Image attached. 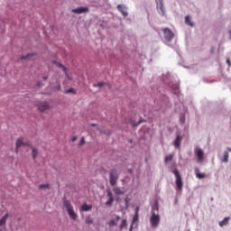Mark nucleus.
I'll return each instance as SVG.
<instances>
[{"mask_svg": "<svg viewBox=\"0 0 231 231\" xmlns=\"http://www.w3.org/2000/svg\"><path fill=\"white\" fill-rule=\"evenodd\" d=\"M65 93L66 94H69V93H74L75 94L76 92H75V89L69 88V89L66 90Z\"/></svg>", "mask_w": 231, "mask_h": 231, "instance_id": "obj_32", "label": "nucleus"}, {"mask_svg": "<svg viewBox=\"0 0 231 231\" xmlns=\"http://www.w3.org/2000/svg\"><path fill=\"white\" fill-rule=\"evenodd\" d=\"M71 12L73 14H88V12H89V8L88 7H79V8H76V9H72Z\"/></svg>", "mask_w": 231, "mask_h": 231, "instance_id": "obj_8", "label": "nucleus"}, {"mask_svg": "<svg viewBox=\"0 0 231 231\" xmlns=\"http://www.w3.org/2000/svg\"><path fill=\"white\" fill-rule=\"evenodd\" d=\"M8 213H6L2 218L0 219V226H4L6 225V219H8Z\"/></svg>", "mask_w": 231, "mask_h": 231, "instance_id": "obj_18", "label": "nucleus"}, {"mask_svg": "<svg viewBox=\"0 0 231 231\" xmlns=\"http://www.w3.org/2000/svg\"><path fill=\"white\" fill-rule=\"evenodd\" d=\"M120 220V217L116 216V218L109 221V226H116L118 225V221Z\"/></svg>", "mask_w": 231, "mask_h": 231, "instance_id": "obj_16", "label": "nucleus"}, {"mask_svg": "<svg viewBox=\"0 0 231 231\" xmlns=\"http://www.w3.org/2000/svg\"><path fill=\"white\" fill-rule=\"evenodd\" d=\"M134 224H133V223L131 224V226H130L129 231H133V226H134Z\"/></svg>", "mask_w": 231, "mask_h": 231, "instance_id": "obj_37", "label": "nucleus"}, {"mask_svg": "<svg viewBox=\"0 0 231 231\" xmlns=\"http://www.w3.org/2000/svg\"><path fill=\"white\" fill-rule=\"evenodd\" d=\"M86 223H87V225H92L93 220L91 218L88 217V218H86Z\"/></svg>", "mask_w": 231, "mask_h": 231, "instance_id": "obj_30", "label": "nucleus"}, {"mask_svg": "<svg viewBox=\"0 0 231 231\" xmlns=\"http://www.w3.org/2000/svg\"><path fill=\"white\" fill-rule=\"evenodd\" d=\"M91 208H93V207L91 205H87L86 203H84L82 206H81V210L83 212H88L89 210H91Z\"/></svg>", "mask_w": 231, "mask_h": 231, "instance_id": "obj_17", "label": "nucleus"}, {"mask_svg": "<svg viewBox=\"0 0 231 231\" xmlns=\"http://www.w3.org/2000/svg\"><path fill=\"white\" fill-rule=\"evenodd\" d=\"M172 174H174L176 180H175V185H176V190L182 191L183 190V180L181 179V175L180 174V171L178 169L171 170Z\"/></svg>", "mask_w": 231, "mask_h": 231, "instance_id": "obj_1", "label": "nucleus"}, {"mask_svg": "<svg viewBox=\"0 0 231 231\" xmlns=\"http://www.w3.org/2000/svg\"><path fill=\"white\" fill-rule=\"evenodd\" d=\"M38 107V111H40V113H44V111H50V109L51 108L50 106V103L46 102V101H42L41 103H39L37 105Z\"/></svg>", "mask_w": 231, "mask_h": 231, "instance_id": "obj_7", "label": "nucleus"}, {"mask_svg": "<svg viewBox=\"0 0 231 231\" xmlns=\"http://www.w3.org/2000/svg\"><path fill=\"white\" fill-rule=\"evenodd\" d=\"M109 181L112 187L116 185V181H118V172L116 170H111L109 172Z\"/></svg>", "mask_w": 231, "mask_h": 231, "instance_id": "obj_4", "label": "nucleus"}, {"mask_svg": "<svg viewBox=\"0 0 231 231\" xmlns=\"http://www.w3.org/2000/svg\"><path fill=\"white\" fill-rule=\"evenodd\" d=\"M162 32L164 33V39L167 41V42H171L172 39H174V32H171L169 28L162 29Z\"/></svg>", "mask_w": 231, "mask_h": 231, "instance_id": "obj_5", "label": "nucleus"}, {"mask_svg": "<svg viewBox=\"0 0 231 231\" xmlns=\"http://www.w3.org/2000/svg\"><path fill=\"white\" fill-rule=\"evenodd\" d=\"M226 63L228 64V66H230V60L229 59L226 60Z\"/></svg>", "mask_w": 231, "mask_h": 231, "instance_id": "obj_38", "label": "nucleus"}, {"mask_svg": "<svg viewBox=\"0 0 231 231\" xmlns=\"http://www.w3.org/2000/svg\"><path fill=\"white\" fill-rule=\"evenodd\" d=\"M120 230H124V228H127V220L123 219L120 226H119Z\"/></svg>", "mask_w": 231, "mask_h": 231, "instance_id": "obj_20", "label": "nucleus"}, {"mask_svg": "<svg viewBox=\"0 0 231 231\" xmlns=\"http://www.w3.org/2000/svg\"><path fill=\"white\" fill-rule=\"evenodd\" d=\"M33 57H37V53H30L26 56H22L20 59L21 60H33Z\"/></svg>", "mask_w": 231, "mask_h": 231, "instance_id": "obj_12", "label": "nucleus"}, {"mask_svg": "<svg viewBox=\"0 0 231 231\" xmlns=\"http://www.w3.org/2000/svg\"><path fill=\"white\" fill-rule=\"evenodd\" d=\"M228 221H230V217H225L222 221L219 222V226H226V225H228Z\"/></svg>", "mask_w": 231, "mask_h": 231, "instance_id": "obj_19", "label": "nucleus"}, {"mask_svg": "<svg viewBox=\"0 0 231 231\" xmlns=\"http://www.w3.org/2000/svg\"><path fill=\"white\" fill-rule=\"evenodd\" d=\"M195 176H196L199 180H203V179H205V173H201V171H199V168H195Z\"/></svg>", "mask_w": 231, "mask_h": 231, "instance_id": "obj_14", "label": "nucleus"}, {"mask_svg": "<svg viewBox=\"0 0 231 231\" xmlns=\"http://www.w3.org/2000/svg\"><path fill=\"white\" fill-rule=\"evenodd\" d=\"M84 143H86V139L84 137L81 138L79 145L82 146L84 145Z\"/></svg>", "mask_w": 231, "mask_h": 231, "instance_id": "obj_33", "label": "nucleus"}, {"mask_svg": "<svg viewBox=\"0 0 231 231\" xmlns=\"http://www.w3.org/2000/svg\"><path fill=\"white\" fill-rule=\"evenodd\" d=\"M29 145L28 143L23 142V139L16 140V152H19L21 147H28Z\"/></svg>", "mask_w": 231, "mask_h": 231, "instance_id": "obj_9", "label": "nucleus"}, {"mask_svg": "<svg viewBox=\"0 0 231 231\" xmlns=\"http://www.w3.org/2000/svg\"><path fill=\"white\" fill-rule=\"evenodd\" d=\"M172 158H174V154H170L164 158L165 163H168V162H172Z\"/></svg>", "mask_w": 231, "mask_h": 231, "instance_id": "obj_22", "label": "nucleus"}, {"mask_svg": "<svg viewBox=\"0 0 231 231\" xmlns=\"http://www.w3.org/2000/svg\"><path fill=\"white\" fill-rule=\"evenodd\" d=\"M227 151H229V152H231V148H228Z\"/></svg>", "mask_w": 231, "mask_h": 231, "instance_id": "obj_41", "label": "nucleus"}, {"mask_svg": "<svg viewBox=\"0 0 231 231\" xmlns=\"http://www.w3.org/2000/svg\"><path fill=\"white\" fill-rule=\"evenodd\" d=\"M138 212H140V208L136 207L135 208V214H134V216L133 217V220H132L133 225H134V223L138 222V217H139Z\"/></svg>", "mask_w": 231, "mask_h": 231, "instance_id": "obj_15", "label": "nucleus"}, {"mask_svg": "<svg viewBox=\"0 0 231 231\" xmlns=\"http://www.w3.org/2000/svg\"><path fill=\"white\" fill-rule=\"evenodd\" d=\"M71 142H77V136L72 137Z\"/></svg>", "mask_w": 231, "mask_h": 231, "instance_id": "obj_35", "label": "nucleus"}, {"mask_svg": "<svg viewBox=\"0 0 231 231\" xmlns=\"http://www.w3.org/2000/svg\"><path fill=\"white\" fill-rule=\"evenodd\" d=\"M185 23H186V24H189V26H194V23H192L190 22V17H189V16L185 17Z\"/></svg>", "mask_w": 231, "mask_h": 231, "instance_id": "obj_25", "label": "nucleus"}, {"mask_svg": "<svg viewBox=\"0 0 231 231\" xmlns=\"http://www.w3.org/2000/svg\"><path fill=\"white\" fill-rule=\"evenodd\" d=\"M43 79L44 80H48V77H43Z\"/></svg>", "mask_w": 231, "mask_h": 231, "instance_id": "obj_39", "label": "nucleus"}, {"mask_svg": "<svg viewBox=\"0 0 231 231\" xmlns=\"http://www.w3.org/2000/svg\"><path fill=\"white\" fill-rule=\"evenodd\" d=\"M150 223L152 225V228H158V225H160V215H156V213L152 211V217H150Z\"/></svg>", "mask_w": 231, "mask_h": 231, "instance_id": "obj_3", "label": "nucleus"}, {"mask_svg": "<svg viewBox=\"0 0 231 231\" xmlns=\"http://www.w3.org/2000/svg\"><path fill=\"white\" fill-rule=\"evenodd\" d=\"M108 199H114L113 193L111 191H107Z\"/></svg>", "mask_w": 231, "mask_h": 231, "instance_id": "obj_31", "label": "nucleus"}, {"mask_svg": "<svg viewBox=\"0 0 231 231\" xmlns=\"http://www.w3.org/2000/svg\"><path fill=\"white\" fill-rule=\"evenodd\" d=\"M180 122H181L182 124H185V117L180 118Z\"/></svg>", "mask_w": 231, "mask_h": 231, "instance_id": "obj_36", "label": "nucleus"}, {"mask_svg": "<svg viewBox=\"0 0 231 231\" xmlns=\"http://www.w3.org/2000/svg\"><path fill=\"white\" fill-rule=\"evenodd\" d=\"M113 191L115 192V194H116V196H120V195L124 194V191L122 189H120V188H118V187L114 188Z\"/></svg>", "mask_w": 231, "mask_h": 231, "instance_id": "obj_21", "label": "nucleus"}, {"mask_svg": "<svg viewBox=\"0 0 231 231\" xmlns=\"http://www.w3.org/2000/svg\"><path fill=\"white\" fill-rule=\"evenodd\" d=\"M154 209H155V210H158V208H152V210H154Z\"/></svg>", "mask_w": 231, "mask_h": 231, "instance_id": "obj_40", "label": "nucleus"}, {"mask_svg": "<svg viewBox=\"0 0 231 231\" xmlns=\"http://www.w3.org/2000/svg\"><path fill=\"white\" fill-rule=\"evenodd\" d=\"M181 140L182 138L180 137V135H177L175 141L173 142V145L177 148L180 149V145H181Z\"/></svg>", "mask_w": 231, "mask_h": 231, "instance_id": "obj_13", "label": "nucleus"}, {"mask_svg": "<svg viewBox=\"0 0 231 231\" xmlns=\"http://www.w3.org/2000/svg\"><path fill=\"white\" fill-rule=\"evenodd\" d=\"M125 207H129V199H125Z\"/></svg>", "mask_w": 231, "mask_h": 231, "instance_id": "obj_34", "label": "nucleus"}, {"mask_svg": "<svg viewBox=\"0 0 231 231\" xmlns=\"http://www.w3.org/2000/svg\"><path fill=\"white\" fill-rule=\"evenodd\" d=\"M57 66L59 68H61V69L64 71L65 75H68V73L66 72L68 70V69H66V67L64 65H62V63H57Z\"/></svg>", "mask_w": 231, "mask_h": 231, "instance_id": "obj_24", "label": "nucleus"}, {"mask_svg": "<svg viewBox=\"0 0 231 231\" xmlns=\"http://www.w3.org/2000/svg\"><path fill=\"white\" fill-rule=\"evenodd\" d=\"M63 206L67 209V212L70 219H73V221H77V218L79 217V216L77 215V213H75V210L73 209V206L71 205L69 200H64Z\"/></svg>", "mask_w": 231, "mask_h": 231, "instance_id": "obj_2", "label": "nucleus"}, {"mask_svg": "<svg viewBox=\"0 0 231 231\" xmlns=\"http://www.w3.org/2000/svg\"><path fill=\"white\" fill-rule=\"evenodd\" d=\"M114 201H115V199H108V201L106 203V205H107L108 207H111Z\"/></svg>", "mask_w": 231, "mask_h": 231, "instance_id": "obj_29", "label": "nucleus"}, {"mask_svg": "<svg viewBox=\"0 0 231 231\" xmlns=\"http://www.w3.org/2000/svg\"><path fill=\"white\" fill-rule=\"evenodd\" d=\"M106 83H104V82H98V83H95L94 84V88H102L103 86H109V85H107V84H106Z\"/></svg>", "mask_w": 231, "mask_h": 231, "instance_id": "obj_26", "label": "nucleus"}, {"mask_svg": "<svg viewBox=\"0 0 231 231\" xmlns=\"http://www.w3.org/2000/svg\"><path fill=\"white\" fill-rule=\"evenodd\" d=\"M195 154L197 156V162L198 163H202V162H205V152L200 148L195 149Z\"/></svg>", "mask_w": 231, "mask_h": 231, "instance_id": "obj_6", "label": "nucleus"}, {"mask_svg": "<svg viewBox=\"0 0 231 231\" xmlns=\"http://www.w3.org/2000/svg\"><path fill=\"white\" fill-rule=\"evenodd\" d=\"M39 189H50V184H41L39 186Z\"/></svg>", "mask_w": 231, "mask_h": 231, "instance_id": "obj_28", "label": "nucleus"}, {"mask_svg": "<svg viewBox=\"0 0 231 231\" xmlns=\"http://www.w3.org/2000/svg\"><path fill=\"white\" fill-rule=\"evenodd\" d=\"M222 162H224V163H226V162H228V152H224V158Z\"/></svg>", "mask_w": 231, "mask_h": 231, "instance_id": "obj_27", "label": "nucleus"}, {"mask_svg": "<svg viewBox=\"0 0 231 231\" xmlns=\"http://www.w3.org/2000/svg\"><path fill=\"white\" fill-rule=\"evenodd\" d=\"M157 8L160 10L159 14L161 15H165V7H163V0H161L157 5Z\"/></svg>", "mask_w": 231, "mask_h": 231, "instance_id": "obj_10", "label": "nucleus"}, {"mask_svg": "<svg viewBox=\"0 0 231 231\" xmlns=\"http://www.w3.org/2000/svg\"><path fill=\"white\" fill-rule=\"evenodd\" d=\"M117 10H119V12H121V14H122V15H124V17H127L128 14H127V10L125 9V6H124L122 5H118Z\"/></svg>", "mask_w": 231, "mask_h": 231, "instance_id": "obj_11", "label": "nucleus"}, {"mask_svg": "<svg viewBox=\"0 0 231 231\" xmlns=\"http://www.w3.org/2000/svg\"><path fill=\"white\" fill-rule=\"evenodd\" d=\"M38 154H39V152L37 151V149L32 148V156L33 160H35V158H37Z\"/></svg>", "mask_w": 231, "mask_h": 231, "instance_id": "obj_23", "label": "nucleus"}]
</instances>
